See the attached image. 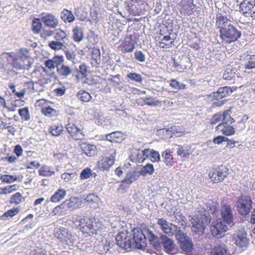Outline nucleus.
<instances>
[{
	"label": "nucleus",
	"mask_w": 255,
	"mask_h": 255,
	"mask_svg": "<svg viewBox=\"0 0 255 255\" xmlns=\"http://www.w3.org/2000/svg\"><path fill=\"white\" fill-rule=\"evenodd\" d=\"M216 26L219 30L220 37L223 43L231 44L237 41L241 37V31L231 23L230 19L227 16L221 13L217 14Z\"/></svg>",
	"instance_id": "nucleus-1"
},
{
	"label": "nucleus",
	"mask_w": 255,
	"mask_h": 255,
	"mask_svg": "<svg viewBox=\"0 0 255 255\" xmlns=\"http://www.w3.org/2000/svg\"><path fill=\"white\" fill-rule=\"evenodd\" d=\"M72 221L85 237L97 235L101 232L103 227L102 222L95 217H89L76 214L73 216Z\"/></svg>",
	"instance_id": "nucleus-2"
},
{
	"label": "nucleus",
	"mask_w": 255,
	"mask_h": 255,
	"mask_svg": "<svg viewBox=\"0 0 255 255\" xmlns=\"http://www.w3.org/2000/svg\"><path fill=\"white\" fill-rule=\"evenodd\" d=\"M6 54L10 58L9 62L13 69L16 70L29 69L31 66L29 56L22 53L13 54L12 52H7Z\"/></svg>",
	"instance_id": "nucleus-3"
},
{
	"label": "nucleus",
	"mask_w": 255,
	"mask_h": 255,
	"mask_svg": "<svg viewBox=\"0 0 255 255\" xmlns=\"http://www.w3.org/2000/svg\"><path fill=\"white\" fill-rule=\"evenodd\" d=\"M232 92L231 87L225 86L220 87L217 91L210 94L209 97L211 98L212 107L215 108L222 106L226 101L223 99L230 96Z\"/></svg>",
	"instance_id": "nucleus-4"
},
{
	"label": "nucleus",
	"mask_w": 255,
	"mask_h": 255,
	"mask_svg": "<svg viewBox=\"0 0 255 255\" xmlns=\"http://www.w3.org/2000/svg\"><path fill=\"white\" fill-rule=\"evenodd\" d=\"M229 169L221 165L213 167L209 171L208 176L213 183H219L224 181L229 174Z\"/></svg>",
	"instance_id": "nucleus-5"
},
{
	"label": "nucleus",
	"mask_w": 255,
	"mask_h": 255,
	"mask_svg": "<svg viewBox=\"0 0 255 255\" xmlns=\"http://www.w3.org/2000/svg\"><path fill=\"white\" fill-rule=\"evenodd\" d=\"M33 81L36 83L46 84L51 81V75L44 67H39L35 69L31 74Z\"/></svg>",
	"instance_id": "nucleus-6"
},
{
	"label": "nucleus",
	"mask_w": 255,
	"mask_h": 255,
	"mask_svg": "<svg viewBox=\"0 0 255 255\" xmlns=\"http://www.w3.org/2000/svg\"><path fill=\"white\" fill-rule=\"evenodd\" d=\"M253 201L250 196L241 195L239 197L236 202L237 210L241 215H247L251 211L253 207Z\"/></svg>",
	"instance_id": "nucleus-7"
},
{
	"label": "nucleus",
	"mask_w": 255,
	"mask_h": 255,
	"mask_svg": "<svg viewBox=\"0 0 255 255\" xmlns=\"http://www.w3.org/2000/svg\"><path fill=\"white\" fill-rule=\"evenodd\" d=\"M176 238L181 250L188 255H192L194 246L189 238L179 231L176 234Z\"/></svg>",
	"instance_id": "nucleus-8"
},
{
	"label": "nucleus",
	"mask_w": 255,
	"mask_h": 255,
	"mask_svg": "<svg viewBox=\"0 0 255 255\" xmlns=\"http://www.w3.org/2000/svg\"><path fill=\"white\" fill-rule=\"evenodd\" d=\"M232 241L237 247L243 250L247 249L249 243V239L244 230L237 231L233 235Z\"/></svg>",
	"instance_id": "nucleus-9"
},
{
	"label": "nucleus",
	"mask_w": 255,
	"mask_h": 255,
	"mask_svg": "<svg viewBox=\"0 0 255 255\" xmlns=\"http://www.w3.org/2000/svg\"><path fill=\"white\" fill-rule=\"evenodd\" d=\"M116 155V151L114 150L110 156H101L97 162V168L102 171L108 170L114 164Z\"/></svg>",
	"instance_id": "nucleus-10"
},
{
	"label": "nucleus",
	"mask_w": 255,
	"mask_h": 255,
	"mask_svg": "<svg viewBox=\"0 0 255 255\" xmlns=\"http://www.w3.org/2000/svg\"><path fill=\"white\" fill-rule=\"evenodd\" d=\"M65 128L71 137L75 140H82L85 137V134L82 128H79L73 122L68 121L65 125Z\"/></svg>",
	"instance_id": "nucleus-11"
},
{
	"label": "nucleus",
	"mask_w": 255,
	"mask_h": 255,
	"mask_svg": "<svg viewBox=\"0 0 255 255\" xmlns=\"http://www.w3.org/2000/svg\"><path fill=\"white\" fill-rule=\"evenodd\" d=\"M50 102L44 99H39L36 102V106L41 109V113L45 117L52 118L58 115V112L49 106Z\"/></svg>",
	"instance_id": "nucleus-12"
},
{
	"label": "nucleus",
	"mask_w": 255,
	"mask_h": 255,
	"mask_svg": "<svg viewBox=\"0 0 255 255\" xmlns=\"http://www.w3.org/2000/svg\"><path fill=\"white\" fill-rule=\"evenodd\" d=\"M240 11L246 17L255 18V0H243L240 4Z\"/></svg>",
	"instance_id": "nucleus-13"
},
{
	"label": "nucleus",
	"mask_w": 255,
	"mask_h": 255,
	"mask_svg": "<svg viewBox=\"0 0 255 255\" xmlns=\"http://www.w3.org/2000/svg\"><path fill=\"white\" fill-rule=\"evenodd\" d=\"M128 10L129 13L136 15L142 11V6L144 4V0H126Z\"/></svg>",
	"instance_id": "nucleus-14"
},
{
	"label": "nucleus",
	"mask_w": 255,
	"mask_h": 255,
	"mask_svg": "<svg viewBox=\"0 0 255 255\" xmlns=\"http://www.w3.org/2000/svg\"><path fill=\"white\" fill-rule=\"evenodd\" d=\"M211 219L205 215H201L197 218V221L193 225L194 231L199 234L202 235L207 225L210 223Z\"/></svg>",
	"instance_id": "nucleus-15"
},
{
	"label": "nucleus",
	"mask_w": 255,
	"mask_h": 255,
	"mask_svg": "<svg viewBox=\"0 0 255 255\" xmlns=\"http://www.w3.org/2000/svg\"><path fill=\"white\" fill-rule=\"evenodd\" d=\"M136 43V40L133 39V35H128L125 37L119 49L124 53L131 52L134 49Z\"/></svg>",
	"instance_id": "nucleus-16"
},
{
	"label": "nucleus",
	"mask_w": 255,
	"mask_h": 255,
	"mask_svg": "<svg viewBox=\"0 0 255 255\" xmlns=\"http://www.w3.org/2000/svg\"><path fill=\"white\" fill-rule=\"evenodd\" d=\"M178 8L181 13L184 15H190L195 8L193 0H180L178 4Z\"/></svg>",
	"instance_id": "nucleus-17"
},
{
	"label": "nucleus",
	"mask_w": 255,
	"mask_h": 255,
	"mask_svg": "<svg viewBox=\"0 0 255 255\" xmlns=\"http://www.w3.org/2000/svg\"><path fill=\"white\" fill-rule=\"evenodd\" d=\"M41 20L45 26L50 28H55L59 24L58 18L55 15L50 13H43Z\"/></svg>",
	"instance_id": "nucleus-18"
},
{
	"label": "nucleus",
	"mask_w": 255,
	"mask_h": 255,
	"mask_svg": "<svg viewBox=\"0 0 255 255\" xmlns=\"http://www.w3.org/2000/svg\"><path fill=\"white\" fill-rule=\"evenodd\" d=\"M229 123L222 122L215 128L216 131H218L225 136H232L236 133V128Z\"/></svg>",
	"instance_id": "nucleus-19"
},
{
	"label": "nucleus",
	"mask_w": 255,
	"mask_h": 255,
	"mask_svg": "<svg viewBox=\"0 0 255 255\" xmlns=\"http://www.w3.org/2000/svg\"><path fill=\"white\" fill-rule=\"evenodd\" d=\"M157 224L161 231L169 236H173L175 233V226L168 222L163 218L157 219Z\"/></svg>",
	"instance_id": "nucleus-20"
},
{
	"label": "nucleus",
	"mask_w": 255,
	"mask_h": 255,
	"mask_svg": "<svg viewBox=\"0 0 255 255\" xmlns=\"http://www.w3.org/2000/svg\"><path fill=\"white\" fill-rule=\"evenodd\" d=\"M221 215L223 221L228 225L233 223L234 216L231 207L228 204H224L222 206Z\"/></svg>",
	"instance_id": "nucleus-21"
},
{
	"label": "nucleus",
	"mask_w": 255,
	"mask_h": 255,
	"mask_svg": "<svg viewBox=\"0 0 255 255\" xmlns=\"http://www.w3.org/2000/svg\"><path fill=\"white\" fill-rule=\"evenodd\" d=\"M227 230L228 227L227 225L222 222H218L211 227L212 235L214 237L218 238L223 237Z\"/></svg>",
	"instance_id": "nucleus-22"
},
{
	"label": "nucleus",
	"mask_w": 255,
	"mask_h": 255,
	"mask_svg": "<svg viewBox=\"0 0 255 255\" xmlns=\"http://www.w3.org/2000/svg\"><path fill=\"white\" fill-rule=\"evenodd\" d=\"M145 230H144V233L142 230H137L133 234V239L138 248H144L146 245L147 238L146 236Z\"/></svg>",
	"instance_id": "nucleus-23"
},
{
	"label": "nucleus",
	"mask_w": 255,
	"mask_h": 255,
	"mask_svg": "<svg viewBox=\"0 0 255 255\" xmlns=\"http://www.w3.org/2000/svg\"><path fill=\"white\" fill-rule=\"evenodd\" d=\"M62 237H59L61 238L62 242L65 243L69 247L73 246L75 242V238L72 233L67 229H63L61 230Z\"/></svg>",
	"instance_id": "nucleus-24"
},
{
	"label": "nucleus",
	"mask_w": 255,
	"mask_h": 255,
	"mask_svg": "<svg viewBox=\"0 0 255 255\" xmlns=\"http://www.w3.org/2000/svg\"><path fill=\"white\" fill-rule=\"evenodd\" d=\"M146 236L149 240L150 244L156 250L161 249V243L159 239L149 229H146Z\"/></svg>",
	"instance_id": "nucleus-25"
},
{
	"label": "nucleus",
	"mask_w": 255,
	"mask_h": 255,
	"mask_svg": "<svg viewBox=\"0 0 255 255\" xmlns=\"http://www.w3.org/2000/svg\"><path fill=\"white\" fill-rule=\"evenodd\" d=\"M139 175L136 172H133L127 175L126 178L122 181L120 189L125 190L129 187V185L137 180Z\"/></svg>",
	"instance_id": "nucleus-26"
},
{
	"label": "nucleus",
	"mask_w": 255,
	"mask_h": 255,
	"mask_svg": "<svg viewBox=\"0 0 255 255\" xmlns=\"http://www.w3.org/2000/svg\"><path fill=\"white\" fill-rule=\"evenodd\" d=\"M82 153L87 156L91 157L96 154V147L95 145L83 142L80 145Z\"/></svg>",
	"instance_id": "nucleus-27"
},
{
	"label": "nucleus",
	"mask_w": 255,
	"mask_h": 255,
	"mask_svg": "<svg viewBox=\"0 0 255 255\" xmlns=\"http://www.w3.org/2000/svg\"><path fill=\"white\" fill-rule=\"evenodd\" d=\"M177 152V155L184 160L189 158V155L192 153V149L190 146L179 145Z\"/></svg>",
	"instance_id": "nucleus-28"
},
{
	"label": "nucleus",
	"mask_w": 255,
	"mask_h": 255,
	"mask_svg": "<svg viewBox=\"0 0 255 255\" xmlns=\"http://www.w3.org/2000/svg\"><path fill=\"white\" fill-rule=\"evenodd\" d=\"M165 251L169 254H173L174 249V245L173 241L166 236H162L161 237Z\"/></svg>",
	"instance_id": "nucleus-29"
},
{
	"label": "nucleus",
	"mask_w": 255,
	"mask_h": 255,
	"mask_svg": "<svg viewBox=\"0 0 255 255\" xmlns=\"http://www.w3.org/2000/svg\"><path fill=\"white\" fill-rule=\"evenodd\" d=\"M66 195V191L63 189H58L51 197L50 201L57 203L63 200Z\"/></svg>",
	"instance_id": "nucleus-30"
},
{
	"label": "nucleus",
	"mask_w": 255,
	"mask_h": 255,
	"mask_svg": "<svg viewBox=\"0 0 255 255\" xmlns=\"http://www.w3.org/2000/svg\"><path fill=\"white\" fill-rule=\"evenodd\" d=\"M64 131L63 126L60 123L55 124L51 126L49 129V132L53 136H58Z\"/></svg>",
	"instance_id": "nucleus-31"
},
{
	"label": "nucleus",
	"mask_w": 255,
	"mask_h": 255,
	"mask_svg": "<svg viewBox=\"0 0 255 255\" xmlns=\"http://www.w3.org/2000/svg\"><path fill=\"white\" fill-rule=\"evenodd\" d=\"M72 38L76 42H80L84 38V33L82 28L76 26L72 29Z\"/></svg>",
	"instance_id": "nucleus-32"
},
{
	"label": "nucleus",
	"mask_w": 255,
	"mask_h": 255,
	"mask_svg": "<svg viewBox=\"0 0 255 255\" xmlns=\"http://www.w3.org/2000/svg\"><path fill=\"white\" fill-rule=\"evenodd\" d=\"M172 153L173 151H171L170 149H166L162 153L163 161L167 166H172L174 164V161Z\"/></svg>",
	"instance_id": "nucleus-33"
},
{
	"label": "nucleus",
	"mask_w": 255,
	"mask_h": 255,
	"mask_svg": "<svg viewBox=\"0 0 255 255\" xmlns=\"http://www.w3.org/2000/svg\"><path fill=\"white\" fill-rule=\"evenodd\" d=\"M38 172L39 176L43 177L51 176L55 173L52 167L46 165L42 166Z\"/></svg>",
	"instance_id": "nucleus-34"
},
{
	"label": "nucleus",
	"mask_w": 255,
	"mask_h": 255,
	"mask_svg": "<svg viewBox=\"0 0 255 255\" xmlns=\"http://www.w3.org/2000/svg\"><path fill=\"white\" fill-rule=\"evenodd\" d=\"M68 209L65 204L63 202L60 205L57 206L52 210V213L53 215L62 216L67 214Z\"/></svg>",
	"instance_id": "nucleus-35"
},
{
	"label": "nucleus",
	"mask_w": 255,
	"mask_h": 255,
	"mask_svg": "<svg viewBox=\"0 0 255 255\" xmlns=\"http://www.w3.org/2000/svg\"><path fill=\"white\" fill-rule=\"evenodd\" d=\"M61 18L65 23H71L74 21L75 18L70 10L64 9L61 13Z\"/></svg>",
	"instance_id": "nucleus-36"
},
{
	"label": "nucleus",
	"mask_w": 255,
	"mask_h": 255,
	"mask_svg": "<svg viewBox=\"0 0 255 255\" xmlns=\"http://www.w3.org/2000/svg\"><path fill=\"white\" fill-rule=\"evenodd\" d=\"M101 63V53L99 50H95L92 52L91 63L93 67L98 68Z\"/></svg>",
	"instance_id": "nucleus-37"
},
{
	"label": "nucleus",
	"mask_w": 255,
	"mask_h": 255,
	"mask_svg": "<svg viewBox=\"0 0 255 255\" xmlns=\"http://www.w3.org/2000/svg\"><path fill=\"white\" fill-rule=\"evenodd\" d=\"M211 255H229V253L225 247L219 245L215 247L210 251Z\"/></svg>",
	"instance_id": "nucleus-38"
},
{
	"label": "nucleus",
	"mask_w": 255,
	"mask_h": 255,
	"mask_svg": "<svg viewBox=\"0 0 255 255\" xmlns=\"http://www.w3.org/2000/svg\"><path fill=\"white\" fill-rule=\"evenodd\" d=\"M159 40L161 41L159 42V46L163 48H167L171 47L173 41H170L171 38L169 36H163L161 35L158 38Z\"/></svg>",
	"instance_id": "nucleus-39"
},
{
	"label": "nucleus",
	"mask_w": 255,
	"mask_h": 255,
	"mask_svg": "<svg viewBox=\"0 0 255 255\" xmlns=\"http://www.w3.org/2000/svg\"><path fill=\"white\" fill-rule=\"evenodd\" d=\"M106 140L111 142H119L122 139V133L120 131H115L108 134L106 136Z\"/></svg>",
	"instance_id": "nucleus-40"
},
{
	"label": "nucleus",
	"mask_w": 255,
	"mask_h": 255,
	"mask_svg": "<svg viewBox=\"0 0 255 255\" xmlns=\"http://www.w3.org/2000/svg\"><path fill=\"white\" fill-rule=\"evenodd\" d=\"M56 71L60 76L67 77L72 73V69L70 67L62 64L60 67L56 69Z\"/></svg>",
	"instance_id": "nucleus-41"
},
{
	"label": "nucleus",
	"mask_w": 255,
	"mask_h": 255,
	"mask_svg": "<svg viewBox=\"0 0 255 255\" xmlns=\"http://www.w3.org/2000/svg\"><path fill=\"white\" fill-rule=\"evenodd\" d=\"M232 110L231 108L229 109L224 111L221 112V116H222V122L229 123L230 124H232L235 123V119L231 117Z\"/></svg>",
	"instance_id": "nucleus-42"
},
{
	"label": "nucleus",
	"mask_w": 255,
	"mask_h": 255,
	"mask_svg": "<svg viewBox=\"0 0 255 255\" xmlns=\"http://www.w3.org/2000/svg\"><path fill=\"white\" fill-rule=\"evenodd\" d=\"M42 29V24L40 19L38 18H34L32 22V30L34 34H39Z\"/></svg>",
	"instance_id": "nucleus-43"
},
{
	"label": "nucleus",
	"mask_w": 255,
	"mask_h": 255,
	"mask_svg": "<svg viewBox=\"0 0 255 255\" xmlns=\"http://www.w3.org/2000/svg\"><path fill=\"white\" fill-rule=\"evenodd\" d=\"M78 99L82 102L87 103L92 99L91 95L85 90H80L77 95Z\"/></svg>",
	"instance_id": "nucleus-44"
},
{
	"label": "nucleus",
	"mask_w": 255,
	"mask_h": 255,
	"mask_svg": "<svg viewBox=\"0 0 255 255\" xmlns=\"http://www.w3.org/2000/svg\"><path fill=\"white\" fill-rule=\"evenodd\" d=\"M146 157H147V159H149L151 161L153 162H159L160 159L159 152L152 149H150L149 148Z\"/></svg>",
	"instance_id": "nucleus-45"
},
{
	"label": "nucleus",
	"mask_w": 255,
	"mask_h": 255,
	"mask_svg": "<svg viewBox=\"0 0 255 255\" xmlns=\"http://www.w3.org/2000/svg\"><path fill=\"white\" fill-rule=\"evenodd\" d=\"M78 200V198L72 197L70 199L65 200L64 202L66 204L68 210H73L78 208V205L77 204Z\"/></svg>",
	"instance_id": "nucleus-46"
},
{
	"label": "nucleus",
	"mask_w": 255,
	"mask_h": 255,
	"mask_svg": "<svg viewBox=\"0 0 255 255\" xmlns=\"http://www.w3.org/2000/svg\"><path fill=\"white\" fill-rule=\"evenodd\" d=\"M24 200L22 194L20 192H16L10 197L9 202L11 204L18 205Z\"/></svg>",
	"instance_id": "nucleus-47"
},
{
	"label": "nucleus",
	"mask_w": 255,
	"mask_h": 255,
	"mask_svg": "<svg viewBox=\"0 0 255 255\" xmlns=\"http://www.w3.org/2000/svg\"><path fill=\"white\" fill-rule=\"evenodd\" d=\"M154 171L153 165L151 163H148L144 166L140 171V174L142 176L146 175H152Z\"/></svg>",
	"instance_id": "nucleus-48"
},
{
	"label": "nucleus",
	"mask_w": 255,
	"mask_h": 255,
	"mask_svg": "<svg viewBox=\"0 0 255 255\" xmlns=\"http://www.w3.org/2000/svg\"><path fill=\"white\" fill-rule=\"evenodd\" d=\"M125 234L123 233H119L116 236V241L117 244L122 248H126L127 247V238L124 237Z\"/></svg>",
	"instance_id": "nucleus-49"
},
{
	"label": "nucleus",
	"mask_w": 255,
	"mask_h": 255,
	"mask_svg": "<svg viewBox=\"0 0 255 255\" xmlns=\"http://www.w3.org/2000/svg\"><path fill=\"white\" fill-rule=\"evenodd\" d=\"M149 148H145L143 150H138L136 156V160L138 163H142L147 157V153L148 152Z\"/></svg>",
	"instance_id": "nucleus-50"
},
{
	"label": "nucleus",
	"mask_w": 255,
	"mask_h": 255,
	"mask_svg": "<svg viewBox=\"0 0 255 255\" xmlns=\"http://www.w3.org/2000/svg\"><path fill=\"white\" fill-rule=\"evenodd\" d=\"M54 38L55 40L61 41L66 38L67 34L65 31L57 29L53 31Z\"/></svg>",
	"instance_id": "nucleus-51"
},
{
	"label": "nucleus",
	"mask_w": 255,
	"mask_h": 255,
	"mask_svg": "<svg viewBox=\"0 0 255 255\" xmlns=\"http://www.w3.org/2000/svg\"><path fill=\"white\" fill-rule=\"evenodd\" d=\"M18 114L22 120L28 121L30 119V115L27 107L19 109L18 110Z\"/></svg>",
	"instance_id": "nucleus-52"
},
{
	"label": "nucleus",
	"mask_w": 255,
	"mask_h": 255,
	"mask_svg": "<svg viewBox=\"0 0 255 255\" xmlns=\"http://www.w3.org/2000/svg\"><path fill=\"white\" fill-rule=\"evenodd\" d=\"M0 179L2 182L9 184L16 181L17 180V177L15 175L4 174L1 176Z\"/></svg>",
	"instance_id": "nucleus-53"
},
{
	"label": "nucleus",
	"mask_w": 255,
	"mask_h": 255,
	"mask_svg": "<svg viewBox=\"0 0 255 255\" xmlns=\"http://www.w3.org/2000/svg\"><path fill=\"white\" fill-rule=\"evenodd\" d=\"M235 72L231 67H229L227 68L225 71L223 75V78L226 80H231L235 77Z\"/></svg>",
	"instance_id": "nucleus-54"
},
{
	"label": "nucleus",
	"mask_w": 255,
	"mask_h": 255,
	"mask_svg": "<svg viewBox=\"0 0 255 255\" xmlns=\"http://www.w3.org/2000/svg\"><path fill=\"white\" fill-rule=\"evenodd\" d=\"M143 101H144L145 105L149 106H156L161 103V101L157 100L152 97H145L143 99Z\"/></svg>",
	"instance_id": "nucleus-55"
},
{
	"label": "nucleus",
	"mask_w": 255,
	"mask_h": 255,
	"mask_svg": "<svg viewBox=\"0 0 255 255\" xmlns=\"http://www.w3.org/2000/svg\"><path fill=\"white\" fill-rule=\"evenodd\" d=\"M222 120V116H221V112H219L214 114L210 120V124L211 125H215L217 123L221 122Z\"/></svg>",
	"instance_id": "nucleus-56"
},
{
	"label": "nucleus",
	"mask_w": 255,
	"mask_h": 255,
	"mask_svg": "<svg viewBox=\"0 0 255 255\" xmlns=\"http://www.w3.org/2000/svg\"><path fill=\"white\" fill-rule=\"evenodd\" d=\"M52 59L54 67H56V69L60 67L62 64H63V63L64 61V57L62 55H56Z\"/></svg>",
	"instance_id": "nucleus-57"
},
{
	"label": "nucleus",
	"mask_w": 255,
	"mask_h": 255,
	"mask_svg": "<svg viewBox=\"0 0 255 255\" xmlns=\"http://www.w3.org/2000/svg\"><path fill=\"white\" fill-rule=\"evenodd\" d=\"M64 45L59 41H51L48 43V46L54 50H59L62 48Z\"/></svg>",
	"instance_id": "nucleus-58"
},
{
	"label": "nucleus",
	"mask_w": 255,
	"mask_h": 255,
	"mask_svg": "<svg viewBox=\"0 0 255 255\" xmlns=\"http://www.w3.org/2000/svg\"><path fill=\"white\" fill-rule=\"evenodd\" d=\"M127 78L129 79L132 81H135L137 83H141L142 81V78L141 75L139 74L136 73H128L127 76Z\"/></svg>",
	"instance_id": "nucleus-59"
},
{
	"label": "nucleus",
	"mask_w": 255,
	"mask_h": 255,
	"mask_svg": "<svg viewBox=\"0 0 255 255\" xmlns=\"http://www.w3.org/2000/svg\"><path fill=\"white\" fill-rule=\"evenodd\" d=\"M246 69L255 68V55H251L248 59V62L245 64Z\"/></svg>",
	"instance_id": "nucleus-60"
},
{
	"label": "nucleus",
	"mask_w": 255,
	"mask_h": 255,
	"mask_svg": "<svg viewBox=\"0 0 255 255\" xmlns=\"http://www.w3.org/2000/svg\"><path fill=\"white\" fill-rule=\"evenodd\" d=\"M19 212V210L18 208H13L10 210H8L5 212L2 215V217L6 218H12L13 216L17 215Z\"/></svg>",
	"instance_id": "nucleus-61"
},
{
	"label": "nucleus",
	"mask_w": 255,
	"mask_h": 255,
	"mask_svg": "<svg viewBox=\"0 0 255 255\" xmlns=\"http://www.w3.org/2000/svg\"><path fill=\"white\" fill-rule=\"evenodd\" d=\"M39 34L41 38L46 40L53 34V31L43 28Z\"/></svg>",
	"instance_id": "nucleus-62"
},
{
	"label": "nucleus",
	"mask_w": 255,
	"mask_h": 255,
	"mask_svg": "<svg viewBox=\"0 0 255 255\" xmlns=\"http://www.w3.org/2000/svg\"><path fill=\"white\" fill-rule=\"evenodd\" d=\"M19 186L16 184L8 185L4 187V195L10 194L18 190Z\"/></svg>",
	"instance_id": "nucleus-63"
},
{
	"label": "nucleus",
	"mask_w": 255,
	"mask_h": 255,
	"mask_svg": "<svg viewBox=\"0 0 255 255\" xmlns=\"http://www.w3.org/2000/svg\"><path fill=\"white\" fill-rule=\"evenodd\" d=\"M91 170L89 168L84 169L81 172L80 178L81 179L89 178L91 175Z\"/></svg>",
	"instance_id": "nucleus-64"
}]
</instances>
